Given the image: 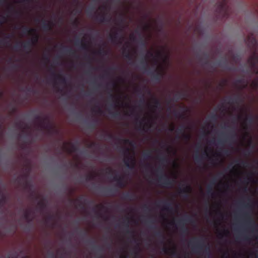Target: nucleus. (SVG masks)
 I'll return each instance as SVG.
<instances>
[{
	"mask_svg": "<svg viewBox=\"0 0 258 258\" xmlns=\"http://www.w3.org/2000/svg\"><path fill=\"white\" fill-rule=\"evenodd\" d=\"M247 41L249 47L253 51L252 54L248 58L247 61L253 73L258 76V52L256 50L257 41L252 35L248 36ZM251 85L253 89L257 88L258 87V78L253 80Z\"/></svg>",
	"mask_w": 258,
	"mask_h": 258,
	"instance_id": "nucleus-1",
	"label": "nucleus"
},
{
	"mask_svg": "<svg viewBox=\"0 0 258 258\" xmlns=\"http://www.w3.org/2000/svg\"><path fill=\"white\" fill-rule=\"evenodd\" d=\"M189 245L190 246L193 252L200 254L203 251L206 255L205 258H213L210 246L209 245H205L201 239L194 237L192 240L189 242Z\"/></svg>",
	"mask_w": 258,
	"mask_h": 258,
	"instance_id": "nucleus-2",
	"label": "nucleus"
},
{
	"mask_svg": "<svg viewBox=\"0 0 258 258\" xmlns=\"http://www.w3.org/2000/svg\"><path fill=\"white\" fill-rule=\"evenodd\" d=\"M157 173L158 182L162 184L165 187H171L175 181L174 179H170L166 174L164 173V169L163 167L159 166L156 169Z\"/></svg>",
	"mask_w": 258,
	"mask_h": 258,
	"instance_id": "nucleus-3",
	"label": "nucleus"
},
{
	"mask_svg": "<svg viewBox=\"0 0 258 258\" xmlns=\"http://www.w3.org/2000/svg\"><path fill=\"white\" fill-rule=\"evenodd\" d=\"M242 217L244 219V227L246 230H249L251 233L257 232V225L253 220L251 215L248 212L242 213Z\"/></svg>",
	"mask_w": 258,
	"mask_h": 258,
	"instance_id": "nucleus-4",
	"label": "nucleus"
},
{
	"mask_svg": "<svg viewBox=\"0 0 258 258\" xmlns=\"http://www.w3.org/2000/svg\"><path fill=\"white\" fill-rule=\"evenodd\" d=\"M147 58L148 56H146L145 58V60L141 61V70L147 72L148 74L152 76V77L155 80L157 81H160L162 77V73L160 70H159L157 69H155L154 71H151V70L148 68V63L147 61Z\"/></svg>",
	"mask_w": 258,
	"mask_h": 258,
	"instance_id": "nucleus-5",
	"label": "nucleus"
},
{
	"mask_svg": "<svg viewBox=\"0 0 258 258\" xmlns=\"http://www.w3.org/2000/svg\"><path fill=\"white\" fill-rule=\"evenodd\" d=\"M130 150L128 148H125L123 150V153L125 155V158L124 159V163L125 165L130 169H135L136 165V161L135 157L134 155H129Z\"/></svg>",
	"mask_w": 258,
	"mask_h": 258,
	"instance_id": "nucleus-6",
	"label": "nucleus"
},
{
	"mask_svg": "<svg viewBox=\"0 0 258 258\" xmlns=\"http://www.w3.org/2000/svg\"><path fill=\"white\" fill-rule=\"evenodd\" d=\"M23 32L24 34H32V37L30 40L33 45H35L38 41L39 36L37 33L36 30L34 28H29L27 27H23Z\"/></svg>",
	"mask_w": 258,
	"mask_h": 258,
	"instance_id": "nucleus-7",
	"label": "nucleus"
},
{
	"mask_svg": "<svg viewBox=\"0 0 258 258\" xmlns=\"http://www.w3.org/2000/svg\"><path fill=\"white\" fill-rule=\"evenodd\" d=\"M194 222V221L192 218L188 216H186L183 218L179 220L178 222V224L181 227L182 233L186 234L188 232V228L185 226L186 223H193Z\"/></svg>",
	"mask_w": 258,
	"mask_h": 258,
	"instance_id": "nucleus-8",
	"label": "nucleus"
},
{
	"mask_svg": "<svg viewBox=\"0 0 258 258\" xmlns=\"http://www.w3.org/2000/svg\"><path fill=\"white\" fill-rule=\"evenodd\" d=\"M35 119L36 121L39 122L41 128L49 130L51 129V126L48 122L47 117H45L42 118L39 115H36Z\"/></svg>",
	"mask_w": 258,
	"mask_h": 258,
	"instance_id": "nucleus-9",
	"label": "nucleus"
},
{
	"mask_svg": "<svg viewBox=\"0 0 258 258\" xmlns=\"http://www.w3.org/2000/svg\"><path fill=\"white\" fill-rule=\"evenodd\" d=\"M33 46L31 42L27 41L26 42H22L21 44H17L15 46V48L16 49H19L20 47H23L25 50L27 51V53H29L31 52L32 46Z\"/></svg>",
	"mask_w": 258,
	"mask_h": 258,
	"instance_id": "nucleus-10",
	"label": "nucleus"
},
{
	"mask_svg": "<svg viewBox=\"0 0 258 258\" xmlns=\"http://www.w3.org/2000/svg\"><path fill=\"white\" fill-rule=\"evenodd\" d=\"M109 38L112 43H116L118 42L119 44H121L123 38L122 36L120 35L117 31H115L113 33L110 34Z\"/></svg>",
	"mask_w": 258,
	"mask_h": 258,
	"instance_id": "nucleus-11",
	"label": "nucleus"
},
{
	"mask_svg": "<svg viewBox=\"0 0 258 258\" xmlns=\"http://www.w3.org/2000/svg\"><path fill=\"white\" fill-rule=\"evenodd\" d=\"M112 180L116 182L117 186L119 188H123L126 185L123 176L116 175L113 177Z\"/></svg>",
	"mask_w": 258,
	"mask_h": 258,
	"instance_id": "nucleus-12",
	"label": "nucleus"
},
{
	"mask_svg": "<svg viewBox=\"0 0 258 258\" xmlns=\"http://www.w3.org/2000/svg\"><path fill=\"white\" fill-rule=\"evenodd\" d=\"M160 204H163V209L168 212H172L173 211V207L171 203L163 201L157 203V206L159 207H160Z\"/></svg>",
	"mask_w": 258,
	"mask_h": 258,
	"instance_id": "nucleus-13",
	"label": "nucleus"
},
{
	"mask_svg": "<svg viewBox=\"0 0 258 258\" xmlns=\"http://www.w3.org/2000/svg\"><path fill=\"white\" fill-rule=\"evenodd\" d=\"M191 191V187L190 185L186 184L183 187L179 188V192L180 194L184 195L185 197H188V194Z\"/></svg>",
	"mask_w": 258,
	"mask_h": 258,
	"instance_id": "nucleus-14",
	"label": "nucleus"
},
{
	"mask_svg": "<svg viewBox=\"0 0 258 258\" xmlns=\"http://www.w3.org/2000/svg\"><path fill=\"white\" fill-rule=\"evenodd\" d=\"M52 76L54 80H58L62 84H67V80L62 75L56 74L54 71H53L52 73Z\"/></svg>",
	"mask_w": 258,
	"mask_h": 258,
	"instance_id": "nucleus-15",
	"label": "nucleus"
},
{
	"mask_svg": "<svg viewBox=\"0 0 258 258\" xmlns=\"http://www.w3.org/2000/svg\"><path fill=\"white\" fill-rule=\"evenodd\" d=\"M42 27L44 30L46 31H51L52 29L53 24L52 22H47L45 20H42Z\"/></svg>",
	"mask_w": 258,
	"mask_h": 258,
	"instance_id": "nucleus-16",
	"label": "nucleus"
},
{
	"mask_svg": "<svg viewBox=\"0 0 258 258\" xmlns=\"http://www.w3.org/2000/svg\"><path fill=\"white\" fill-rule=\"evenodd\" d=\"M96 19L97 21L99 22L100 23H104V22H109L111 20V18L110 16H106L105 14H102L100 15H98L96 17Z\"/></svg>",
	"mask_w": 258,
	"mask_h": 258,
	"instance_id": "nucleus-17",
	"label": "nucleus"
},
{
	"mask_svg": "<svg viewBox=\"0 0 258 258\" xmlns=\"http://www.w3.org/2000/svg\"><path fill=\"white\" fill-rule=\"evenodd\" d=\"M236 136V134L234 130L232 131V134L229 137L225 138L224 139H219L218 140V143L219 144H223L224 142H226L229 140H233Z\"/></svg>",
	"mask_w": 258,
	"mask_h": 258,
	"instance_id": "nucleus-18",
	"label": "nucleus"
},
{
	"mask_svg": "<svg viewBox=\"0 0 258 258\" xmlns=\"http://www.w3.org/2000/svg\"><path fill=\"white\" fill-rule=\"evenodd\" d=\"M126 220L127 221V223H126L125 225V226L126 228V233L127 234H130V235H132L133 237V239H134V241L135 242H137V239H136V238H135V231L133 230L129 229V221H130V218L127 217V218H126Z\"/></svg>",
	"mask_w": 258,
	"mask_h": 258,
	"instance_id": "nucleus-19",
	"label": "nucleus"
},
{
	"mask_svg": "<svg viewBox=\"0 0 258 258\" xmlns=\"http://www.w3.org/2000/svg\"><path fill=\"white\" fill-rule=\"evenodd\" d=\"M75 44L76 46L81 45V47L82 49H83V50H88V45L85 43H83L82 42V41H80V40L79 38H77L76 40Z\"/></svg>",
	"mask_w": 258,
	"mask_h": 258,
	"instance_id": "nucleus-20",
	"label": "nucleus"
},
{
	"mask_svg": "<svg viewBox=\"0 0 258 258\" xmlns=\"http://www.w3.org/2000/svg\"><path fill=\"white\" fill-rule=\"evenodd\" d=\"M258 119V117H254L252 115L246 116L244 119V122H247L249 124H253L256 120Z\"/></svg>",
	"mask_w": 258,
	"mask_h": 258,
	"instance_id": "nucleus-21",
	"label": "nucleus"
},
{
	"mask_svg": "<svg viewBox=\"0 0 258 258\" xmlns=\"http://www.w3.org/2000/svg\"><path fill=\"white\" fill-rule=\"evenodd\" d=\"M61 49L67 54H69L73 56H75L76 55V51L73 50L71 48H68L64 46H61Z\"/></svg>",
	"mask_w": 258,
	"mask_h": 258,
	"instance_id": "nucleus-22",
	"label": "nucleus"
},
{
	"mask_svg": "<svg viewBox=\"0 0 258 258\" xmlns=\"http://www.w3.org/2000/svg\"><path fill=\"white\" fill-rule=\"evenodd\" d=\"M123 54L124 56L131 62H133V57L132 54L130 53L129 50L126 51L125 48L123 49Z\"/></svg>",
	"mask_w": 258,
	"mask_h": 258,
	"instance_id": "nucleus-23",
	"label": "nucleus"
},
{
	"mask_svg": "<svg viewBox=\"0 0 258 258\" xmlns=\"http://www.w3.org/2000/svg\"><path fill=\"white\" fill-rule=\"evenodd\" d=\"M12 35L10 34L7 35L5 37L0 40V44L3 45H7L10 43Z\"/></svg>",
	"mask_w": 258,
	"mask_h": 258,
	"instance_id": "nucleus-24",
	"label": "nucleus"
},
{
	"mask_svg": "<svg viewBox=\"0 0 258 258\" xmlns=\"http://www.w3.org/2000/svg\"><path fill=\"white\" fill-rule=\"evenodd\" d=\"M186 96V94L184 92H177L175 94V101H177L179 99H182L184 98Z\"/></svg>",
	"mask_w": 258,
	"mask_h": 258,
	"instance_id": "nucleus-25",
	"label": "nucleus"
},
{
	"mask_svg": "<svg viewBox=\"0 0 258 258\" xmlns=\"http://www.w3.org/2000/svg\"><path fill=\"white\" fill-rule=\"evenodd\" d=\"M135 195L130 192H125L123 195L122 199L127 200H132L134 199Z\"/></svg>",
	"mask_w": 258,
	"mask_h": 258,
	"instance_id": "nucleus-26",
	"label": "nucleus"
},
{
	"mask_svg": "<svg viewBox=\"0 0 258 258\" xmlns=\"http://www.w3.org/2000/svg\"><path fill=\"white\" fill-rule=\"evenodd\" d=\"M31 213H32V211L31 210H28L25 211L24 214V218L29 221H30V222L32 221V219L31 218Z\"/></svg>",
	"mask_w": 258,
	"mask_h": 258,
	"instance_id": "nucleus-27",
	"label": "nucleus"
},
{
	"mask_svg": "<svg viewBox=\"0 0 258 258\" xmlns=\"http://www.w3.org/2000/svg\"><path fill=\"white\" fill-rule=\"evenodd\" d=\"M154 105L153 107L154 108H160L161 107V104L159 99H157L155 97L153 98Z\"/></svg>",
	"mask_w": 258,
	"mask_h": 258,
	"instance_id": "nucleus-28",
	"label": "nucleus"
},
{
	"mask_svg": "<svg viewBox=\"0 0 258 258\" xmlns=\"http://www.w3.org/2000/svg\"><path fill=\"white\" fill-rule=\"evenodd\" d=\"M239 101H241V97L240 96H237L234 98L229 97L228 98V103L229 104H232L233 103H237Z\"/></svg>",
	"mask_w": 258,
	"mask_h": 258,
	"instance_id": "nucleus-29",
	"label": "nucleus"
},
{
	"mask_svg": "<svg viewBox=\"0 0 258 258\" xmlns=\"http://www.w3.org/2000/svg\"><path fill=\"white\" fill-rule=\"evenodd\" d=\"M83 200L84 201V202H86L87 201L86 199L84 198V197L82 196L79 199L73 201V202H74L75 203H78V206L79 207L83 208L84 207L83 204L82 202V201Z\"/></svg>",
	"mask_w": 258,
	"mask_h": 258,
	"instance_id": "nucleus-30",
	"label": "nucleus"
},
{
	"mask_svg": "<svg viewBox=\"0 0 258 258\" xmlns=\"http://www.w3.org/2000/svg\"><path fill=\"white\" fill-rule=\"evenodd\" d=\"M7 199L6 196L2 192H0V204L4 205L6 203Z\"/></svg>",
	"mask_w": 258,
	"mask_h": 258,
	"instance_id": "nucleus-31",
	"label": "nucleus"
},
{
	"mask_svg": "<svg viewBox=\"0 0 258 258\" xmlns=\"http://www.w3.org/2000/svg\"><path fill=\"white\" fill-rule=\"evenodd\" d=\"M229 234V231L227 229H224L222 232L219 233V237L222 239L224 237H228Z\"/></svg>",
	"mask_w": 258,
	"mask_h": 258,
	"instance_id": "nucleus-32",
	"label": "nucleus"
},
{
	"mask_svg": "<svg viewBox=\"0 0 258 258\" xmlns=\"http://www.w3.org/2000/svg\"><path fill=\"white\" fill-rule=\"evenodd\" d=\"M186 128V127L185 125H182L176 130V133L177 134H183L185 133V130Z\"/></svg>",
	"mask_w": 258,
	"mask_h": 258,
	"instance_id": "nucleus-33",
	"label": "nucleus"
},
{
	"mask_svg": "<svg viewBox=\"0 0 258 258\" xmlns=\"http://www.w3.org/2000/svg\"><path fill=\"white\" fill-rule=\"evenodd\" d=\"M239 204L243 208L245 209H251L252 208V205L250 203L245 204L244 202L240 201L239 202Z\"/></svg>",
	"mask_w": 258,
	"mask_h": 258,
	"instance_id": "nucleus-34",
	"label": "nucleus"
},
{
	"mask_svg": "<svg viewBox=\"0 0 258 258\" xmlns=\"http://www.w3.org/2000/svg\"><path fill=\"white\" fill-rule=\"evenodd\" d=\"M122 141H123L124 144H128V145H130L132 147H134L135 145V142L132 141V140H131L130 139H124Z\"/></svg>",
	"mask_w": 258,
	"mask_h": 258,
	"instance_id": "nucleus-35",
	"label": "nucleus"
},
{
	"mask_svg": "<svg viewBox=\"0 0 258 258\" xmlns=\"http://www.w3.org/2000/svg\"><path fill=\"white\" fill-rule=\"evenodd\" d=\"M226 4L224 2L220 3L219 5V9L220 11H222L225 13H226Z\"/></svg>",
	"mask_w": 258,
	"mask_h": 258,
	"instance_id": "nucleus-36",
	"label": "nucleus"
},
{
	"mask_svg": "<svg viewBox=\"0 0 258 258\" xmlns=\"http://www.w3.org/2000/svg\"><path fill=\"white\" fill-rule=\"evenodd\" d=\"M111 116L113 118H119L121 116V113L119 111L112 112L110 113Z\"/></svg>",
	"mask_w": 258,
	"mask_h": 258,
	"instance_id": "nucleus-37",
	"label": "nucleus"
},
{
	"mask_svg": "<svg viewBox=\"0 0 258 258\" xmlns=\"http://www.w3.org/2000/svg\"><path fill=\"white\" fill-rule=\"evenodd\" d=\"M143 156L144 159H148L151 157V152L150 151H147L143 153Z\"/></svg>",
	"mask_w": 258,
	"mask_h": 258,
	"instance_id": "nucleus-38",
	"label": "nucleus"
},
{
	"mask_svg": "<svg viewBox=\"0 0 258 258\" xmlns=\"http://www.w3.org/2000/svg\"><path fill=\"white\" fill-rule=\"evenodd\" d=\"M174 115L176 117H178L180 118H185V114L184 113H180L176 110H175L174 111Z\"/></svg>",
	"mask_w": 258,
	"mask_h": 258,
	"instance_id": "nucleus-39",
	"label": "nucleus"
},
{
	"mask_svg": "<svg viewBox=\"0 0 258 258\" xmlns=\"http://www.w3.org/2000/svg\"><path fill=\"white\" fill-rule=\"evenodd\" d=\"M159 159L161 164H164L168 162L167 158L164 156L160 157Z\"/></svg>",
	"mask_w": 258,
	"mask_h": 258,
	"instance_id": "nucleus-40",
	"label": "nucleus"
},
{
	"mask_svg": "<svg viewBox=\"0 0 258 258\" xmlns=\"http://www.w3.org/2000/svg\"><path fill=\"white\" fill-rule=\"evenodd\" d=\"M95 108H97V110L96 111L94 109H93V111L96 112V113L102 114L103 113V110L99 105H96Z\"/></svg>",
	"mask_w": 258,
	"mask_h": 258,
	"instance_id": "nucleus-41",
	"label": "nucleus"
},
{
	"mask_svg": "<svg viewBox=\"0 0 258 258\" xmlns=\"http://www.w3.org/2000/svg\"><path fill=\"white\" fill-rule=\"evenodd\" d=\"M97 122V120H95L94 122L90 123L88 124V127L90 129H94Z\"/></svg>",
	"mask_w": 258,
	"mask_h": 258,
	"instance_id": "nucleus-42",
	"label": "nucleus"
},
{
	"mask_svg": "<svg viewBox=\"0 0 258 258\" xmlns=\"http://www.w3.org/2000/svg\"><path fill=\"white\" fill-rule=\"evenodd\" d=\"M195 161L197 163H201L202 162V157L199 154H196L195 156Z\"/></svg>",
	"mask_w": 258,
	"mask_h": 258,
	"instance_id": "nucleus-43",
	"label": "nucleus"
},
{
	"mask_svg": "<svg viewBox=\"0 0 258 258\" xmlns=\"http://www.w3.org/2000/svg\"><path fill=\"white\" fill-rule=\"evenodd\" d=\"M207 193L208 194H210L212 196H213L214 194L213 192V188L211 185H208L207 187Z\"/></svg>",
	"mask_w": 258,
	"mask_h": 258,
	"instance_id": "nucleus-44",
	"label": "nucleus"
},
{
	"mask_svg": "<svg viewBox=\"0 0 258 258\" xmlns=\"http://www.w3.org/2000/svg\"><path fill=\"white\" fill-rule=\"evenodd\" d=\"M38 206L41 210L43 209L45 207V204L43 201H39L38 203Z\"/></svg>",
	"mask_w": 258,
	"mask_h": 258,
	"instance_id": "nucleus-45",
	"label": "nucleus"
},
{
	"mask_svg": "<svg viewBox=\"0 0 258 258\" xmlns=\"http://www.w3.org/2000/svg\"><path fill=\"white\" fill-rule=\"evenodd\" d=\"M97 53L99 55H105L107 54V51L103 48L99 49L97 51Z\"/></svg>",
	"mask_w": 258,
	"mask_h": 258,
	"instance_id": "nucleus-46",
	"label": "nucleus"
},
{
	"mask_svg": "<svg viewBox=\"0 0 258 258\" xmlns=\"http://www.w3.org/2000/svg\"><path fill=\"white\" fill-rule=\"evenodd\" d=\"M144 120H145V118L143 119L142 120L139 121L140 125V129L142 130L143 131H145V127L146 125L148 126V124H146V125H142L143 121H144Z\"/></svg>",
	"mask_w": 258,
	"mask_h": 258,
	"instance_id": "nucleus-47",
	"label": "nucleus"
},
{
	"mask_svg": "<svg viewBox=\"0 0 258 258\" xmlns=\"http://www.w3.org/2000/svg\"><path fill=\"white\" fill-rule=\"evenodd\" d=\"M183 139L186 141H189L191 138V136L189 134H185V133L182 134Z\"/></svg>",
	"mask_w": 258,
	"mask_h": 258,
	"instance_id": "nucleus-48",
	"label": "nucleus"
},
{
	"mask_svg": "<svg viewBox=\"0 0 258 258\" xmlns=\"http://www.w3.org/2000/svg\"><path fill=\"white\" fill-rule=\"evenodd\" d=\"M156 235L157 237L162 238L163 240L165 239L164 234L161 231L156 232Z\"/></svg>",
	"mask_w": 258,
	"mask_h": 258,
	"instance_id": "nucleus-49",
	"label": "nucleus"
},
{
	"mask_svg": "<svg viewBox=\"0 0 258 258\" xmlns=\"http://www.w3.org/2000/svg\"><path fill=\"white\" fill-rule=\"evenodd\" d=\"M109 98H111L112 99H115L116 103H118L119 99L117 98L115 96L113 95L112 94L110 93Z\"/></svg>",
	"mask_w": 258,
	"mask_h": 258,
	"instance_id": "nucleus-50",
	"label": "nucleus"
},
{
	"mask_svg": "<svg viewBox=\"0 0 258 258\" xmlns=\"http://www.w3.org/2000/svg\"><path fill=\"white\" fill-rule=\"evenodd\" d=\"M229 256V252L228 249L223 251V256L225 258L228 257Z\"/></svg>",
	"mask_w": 258,
	"mask_h": 258,
	"instance_id": "nucleus-51",
	"label": "nucleus"
},
{
	"mask_svg": "<svg viewBox=\"0 0 258 258\" xmlns=\"http://www.w3.org/2000/svg\"><path fill=\"white\" fill-rule=\"evenodd\" d=\"M94 175L91 174H89V175H87V176L86 177V180L87 181L92 180L94 179Z\"/></svg>",
	"mask_w": 258,
	"mask_h": 258,
	"instance_id": "nucleus-52",
	"label": "nucleus"
},
{
	"mask_svg": "<svg viewBox=\"0 0 258 258\" xmlns=\"http://www.w3.org/2000/svg\"><path fill=\"white\" fill-rule=\"evenodd\" d=\"M171 254L173 256H178V254L175 248H173V249L171 250Z\"/></svg>",
	"mask_w": 258,
	"mask_h": 258,
	"instance_id": "nucleus-53",
	"label": "nucleus"
},
{
	"mask_svg": "<svg viewBox=\"0 0 258 258\" xmlns=\"http://www.w3.org/2000/svg\"><path fill=\"white\" fill-rule=\"evenodd\" d=\"M77 150V147L74 145H72L71 149L69 150L70 153L75 152Z\"/></svg>",
	"mask_w": 258,
	"mask_h": 258,
	"instance_id": "nucleus-54",
	"label": "nucleus"
},
{
	"mask_svg": "<svg viewBox=\"0 0 258 258\" xmlns=\"http://www.w3.org/2000/svg\"><path fill=\"white\" fill-rule=\"evenodd\" d=\"M80 234L82 238L86 237L88 236V233L86 231H82L80 232Z\"/></svg>",
	"mask_w": 258,
	"mask_h": 258,
	"instance_id": "nucleus-55",
	"label": "nucleus"
},
{
	"mask_svg": "<svg viewBox=\"0 0 258 258\" xmlns=\"http://www.w3.org/2000/svg\"><path fill=\"white\" fill-rule=\"evenodd\" d=\"M48 254H49V257L50 258H56L54 252L52 251H49L48 253Z\"/></svg>",
	"mask_w": 258,
	"mask_h": 258,
	"instance_id": "nucleus-56",
	"label": "nucleus"
},
{
	"mask_svg": "<svg viewBox=\"0 0 258 258\" xmlns=\"http://www.w3.org/2000/svg\"><path fill=\"white\" fill-rule=\"evenodd\" d=\"M242 236L243 239L244 240H246V241L250 240V238H249V237L247 235L242 234Z\"/></svg>",
	"mask_w": 258,
	"mask_h": 258,
	"instance_id": "nucleus-57",
	"label": "nucleus"
},
{
	"mask_svg": "<svg viewBox=\"0 0 258 258\" xmlns=\"http://www.w3.org/2000/svg\"><path fill=\"white\" fill-rule=\"evenodd\" d=\"M211 118L212 120H216L217 118V115L216 114H213L211 116Z\"/></svg>",
	"mask_w": 258,
	"mask_h": 258,
	"instance_id": "nucleus-58",
	"label": "nucleus"
},
{
	"mask_svg": "<svg viewBox=\"0 0 258 258\" xmlns=\"http://www.w3.org/2000/svg\"><path fill=\"white\" fill-rule=\"evenodd\" d=\"M248 145L249 146H252V148H254V146L252 145V139L251 138H250V139L249 140V141H248Z\"/></svg>",
	"mask_w": 258,
	"mask_h": 258,
	"instance_id": "nucleus-59",
	"label": "nucleus"
},
{
	"mask_svg": "<svg viewBox=\"0 0 258 258\" xmlns=\"http://www.w3.org/2000/svg\"><path fill=\"white\" fill-rule=\"evenodd\" d=\"M141 44L143 47H146V42L143 39H141Z\"/></svg>",
	"mask_w": 258,
	"mask_h": 258,
	"instance_id": "nucleus-60",
	"label": "nucleus"
},
{
	"mask_svg": "<svg viewBox=\"0 0 258 258\" xmlns=\"http://www.w3.org/2000/svg\"><path fill=\"white\" fill-rule=\"evenodd\" d=\"M78 23H79V22H78V20H77V19H75V21H74V22H73V24H74V25H75V26H78Z\"/></svg>",
	"mask_w": 258,
	"mask_h": 258,
	"instance_id": "nucleus-61",
	"label": "nucleus"
},
{
	"mask_svg": "<svg viewBox=\"0 0 258 258\" xmlns=\"http://www.w3.org/2000/svg\"><path fill=\"white\" fill-rule=\"evenodd\" d=\"M96 145V143H95L93 142V143H91V144L89 145V147H90V148L94 147H95Z\"/></svg>",
	"mask_w": 258,
	"mask_h": 258,
	"instance_id": "nucleus-62",
	"label": "nucleus"
},
{
	"mask_svg": "<svg viewBox=\"0 0 258 258\" xmlns=\"http://www.w3.org/2000/svg\"><path fill=\"white\" fill-rule=\"evenodd\" d=\"M168 250H169V249H168V248H167V247H163V251L164 252H165V253H167V252H168Z\"/></svg>",
	"mask_w": 258,
	"mask_h": 258,
	"instance_id": "nucleus-63",
	"label": "nucleus"
},
{
	"mask_svg": "<svg viewBox=\"0 0 258 258\" xmlns=\"http://www.w3.org/2000/svg\"><path fill=\"white\" fill-rule=\"evenodd\" d=\"M237 83H243V80L242 79H238L237 81H236Z\"/></svg>",
	"mask_w": 258,
	"mask_h": 258,
	"instance_id": "nucleus-64",
	"label": "nucleus"
}]
</instances>
